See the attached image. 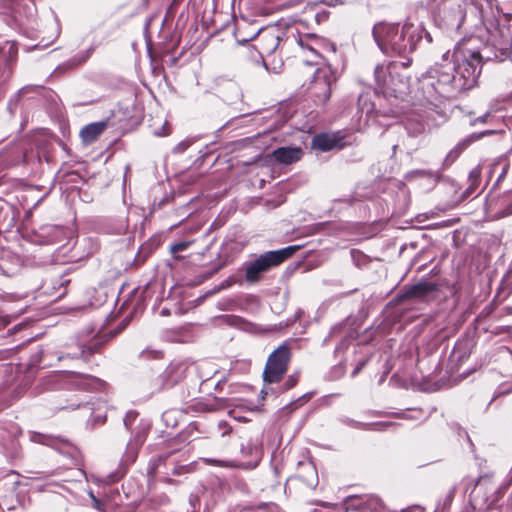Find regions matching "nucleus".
I'll list each match as a JSON object with an SVG mask.
<instances>
[{
    "label": "nucleus",
    "mask_w": 512,
    "mask_h": 512,
    "mask_svg": "<svg viewBox=\"0 0 512 512\" xmlns=\"http://www.w3.org/2000/svg\"><path fill=\"white\" fill-rule=\"evenodd\" d=\"M137 417H138V413L134 410H130L126 413V415L123 419V423L127 430H132L133 423L136 421Z\"/></svg>",
    "instance_id": "nucleus-28"
},
{
    "label": "nucleus",
    "mask_w": 512,
    "mask_h": 512,
    "mask_svg": "<svg viewBox=\"0 0 512 512\" xmlns=\"http://www.w3.org/2000/svg\"><path fill=\"white\" fill-rule=\"evenodd\" d=\"M99 346H100V342L98 340L94 339L87 344H80L77 347V351L59 356L58 359L62 360L65 358H71V359L81 358L84 361H87L89 359V357L97 351Z\"/></svg>",
    "instance_id": "nucleus-16"
},
{
    "label": "nucleus",
    "mask_w": 512,
    "mask_h": 512,
    "mask_svg": "<svg viewBox=\"0 0 512 512\" xmlns=\"http://www.w3.org/2000/svg\"><path fill=\"white\" fill-rule=\"evenodd\" d=\"M511 213H512V211L502 212V213L499 214V217H505V216H507V215H509Z\"/></svg>",
    "instance_id": "nucleus-46"
},
{
    "label": "nucleus",
    "mask_w": 512,
    "mask_h": 512,
    "mask_svg": "<svg viewBox=\"0 0 512 512\" xmlns=\"http://www.w3.org/2000/svg\"><path fill=\"white\" fill-rule=\"evenodd\" d=\"M297 248V246H288L279 250L267 251L254 260L244 262L242 270L245 281L249 284L259 282L264 273L291 257Z\"/></svg>",
    "instance_id": "nucleus-5"
},
{
    "label": "nucleus",
    "mask_w": 512,
    "mask_h": 512,
    "mask_svg": "<svg viewBox=\"0 0 512 512\" xmlns=\"http://www.w3.org/2000/svg\"><path fill=\"white\" fill-rule=\"evenodd\" d=\"M415 173L419 174V175H425L427 172L424 171V170H419V171H416ZM429 174H431L430 172H428Z\"/></svg>",
    "instance_id": "nucleus-47"
},
{
    "label": "nucleus",
    "mask_w": 512,
    "mask_h": 512,
    "mask_svg": "<svg viewBox=\"0 0 512 512\" xmlns=\"http://www.w3.org/2000/svg\"><path fill=\"white\" fill-rule=\"evenodd\" d=\"M225 266V262H222L218 265H216L213 270L209 273V275H213L215 273H217L220 269H222L223 267Z\"/></svg>",
    "instance_id": "nucleus-39"
},
{
    "label": "nucleus",
    "mask_w": 512,
    "mask_h": 512,
    "mask_svg": "<svg viewBox=\"0 0 512 512\" xmlns=\"http://www.w3.org/2000/svg\"><path fill=\"white\" fill-rule=\"evenodd\" d=\"M30 439L32 442L48 446H53L55 443V439L53 437L35 432L31 434Z\"/></svg>",
    "instance_id": "nucleus-26"
},
{
    "label": "nucleus",
    "mask_w": 512,
    "mask_h": 512,
    "mask_svg": "<svg viewBox=\"0 0 512 512\" xmlns=\"http://www.w3.org/2000/svg\"><path fill=\"white\" fill-rule=\"evenodd\" d=\"M290 360V349L286 345L279 346L268 357L263 379L265 383H277L287 372Z\"/></svg>",
    "instance_id": "nucleus-7"
},
{
    "label": "nucleus",
    "mask_w": 512,
    "mask_h": 512,
    "mask_svg": "<svg viewBox=\"0 0 512 512\" xmlns=\"http://www.w3.org/2000/svg\"><path fill=\"white\" fill-rule=\"evenodd\" d=\"M486 502H487V498H483V504L482 505H484Z\"/></svg>",
    "instance_id": "nucleus-51"
},
{
    "label": "nucleus",
    "mask_w": 512,
    "mask_h": 512,
    "mask_svg": "<svg viewBox=\"0 0 512 512\" xmlns=\"http://www.w3.org/2000/svg\"><path fill=\"white\" fill-rule=\"evenodd\" d=\"M106 129V122H93L84 126L80 131V137L84 143L90 144L97 140V138Z\"/></svg>",
    "instance_id": "nucleus-18"
},
{
    "label": "nucleus",
    "mask_w": 512,
    "mask_h": 512,
    "mask_svg": "<svg viewBox=\"0 0 512 512\" xmlns=\"http://www.w3.org/2000/svg\"><path fill=\"white\" fill-rule=\"evenodd\" d=\"M309 469H310L313 473H315V474H316V471H315L314 467L309 466Z\"/></svg>",
    "instance_id": "nucleus-49"
},
{
    "label": "nucleus",
    "mask_w": 512,
    "mask_h": 512,
    "mask_svg": "<svg viewBox=\"0 0 512 512\" xmlns=\"http://www.w3.org/2000/svg\"><path fill=\"white\" fill-rule=\"evenodd\" d=\"M253 28H259L258 26L254 25V24H249L248 23V26H246L245 28H243V30L240 32V35L243 37L245 35H248L252 30Z\"/></svg>",
    "instance_id": "nucleus-36"
},
{
    "label": "nucleus",
    "mask_w": 512,
    "mask_h": 512,
    "mask_svg": "<svg viewBox=\"0 0 512 512\" xmlns=\"http://www.w3.org/2000/svg\"><path fill=\"white\" fill-rule=\"evenodd\" d=\"M490 116V112H486L485 114H483L482 116H479L477 117L476 119H474L472 122H471V125H475L476 123H486L487 122V119L489 118Z\"/></svg>",
    "instance_id": "nucleus-35"
},
{
    "label": "nucleus",
    "mask_w": 512,
    "mask_h": 512,
    "mask_svg": "<svg viewBox=\"0 0 512 512\" xmlns=\"http://www.w3.org/2000/svg\"><path fill=\"white\" fill-rule=\"evenodd\" d=\"M93 50V48H90L75 55L69 62L70 67H76L84 63L91 56Z\"/></svg>",
    "instance_id": "nucleus-25"
},
{
    "label": "nucleus",
    "mask_w": 512,
    "mask_h": 512,
    "mask_svg": "<svg viewBox=\"0 0 512 512\" xmlns=\"http://www.w3.org/2000/svg\"><path fill=\"white\" fill-rule=\"evenodd\" d=\"M240 452L245 457L258 458L261 452V443L259 439H248L240 445Z\"/></svg>",
    "instance_id": "nucleus-20"
},
{
    "label": "nucleus",
    "mask_w": 512,
    "mask_h": 512,
    "mask_svg": "<svg viewBox=\"0 0 512 512\" xmlns=\"http://www.w3.org/2000/svg\"><path fill=\"white\" fill-rule=\"evenodd\" d=\"M481 178V169L479 166H476L469 172L468 181L469 186L466 190L467 195L472 194L480 184Z\"/></svg>",
    "instance_id": "nucleus-22"
},
{
    "label": "nucleus",
    "mask_w": 512,
    "mask_h": 512,
    "mask_svg": "<svg viewBox=\"0 0 512 512\" xmlns=\"http://www.w3.org/2000/svg\"><path fill=\"white\" fill-rule=\"evenodd\" d=\"M219 428H225V430L222 432V436L228 435L230 433V428L228 427L227 423L224 421H221L219 423Z\"/></svg>",
    "instance_id": "nucleus-38"
},
{
    "label": "nucleus",
    "mask_w": 512,
    "mask_h": 512,
    "mask_svg": "<svg viewBox=\"0 0 512 512\" xmlns=\"http://www.w3.org/2000/svg\"><path fill=\"white\" fill-rule=\"evenodd\" d=\"M105 420H106V416H103V417L97 416L94 418V422L98 423V424H103L105 422Z\"/></svg>",
    "instance_id": "nucleus-41"
},
{
    "label": "nucleus",
    "mask_w": 512,
    "mask_h": 512,
    "mask_svg": "<svg viewBox=\"0 0 512 512\" xmlns=\"http://www.w3.org/2000/svg\"><path fill=\"white\" fill-rule=\"evenodd\" d=\"M335 371L339 374V375H343L344 374V368L339 365V366H336L335 367Z\"/></svg>",
    "instance_id": "nucleus-43"
},
{
    "label": "nucleus",
    "mask_w": 512,
    "mask_h": 512,
    "mask_svg": "<svg viewBox=\"0 0 512 512\" xmlns=\"http://www.w3.org/2000/svg\"><path fill=\"white\" fill-rule=\"evenodd\" d=\"M398 65L394 62L377 65L374 70L376 91L385 97L402 99L409 90L407 79L397 71Z\"/></svg>",
    "instance_id": "nucleus-6"
},
{
    "label": "nucleus",
    "mask_w": 512,
    "mask_h": 512,
    "mask_svg": "<svg viewBox=\"0 0 512 512\" xmlns=\"http://www.w3.org/2000/svg\"><path fill=\"white\" fill-rule=\"evenodd\" d=\"M479 0H423L421 4L429 10L435 21L450 30L458 31L465 23L477 26L482 23L478 10Z\"/></svg>",
    "instance_id": "nucleus-4"
},
{
    "label": "nucleus",
    "mask_w": 512,
    "mask_h": 512,
    "mask_svg": "<svg viewBox=\"0 0 512 512\" xmlns=\"http://www.w3.org/2000/svg\"><path fill=\"white\" fill-rule=\"evenodd\" d=\"M372 34L380 50L387 55L406 58L421 43L423 35L427 43L432 42L431 35L425 31L421 23L415 24L408 19L402 26L399 24L378 23L374 25Z\"/></svg>",
    "instance_id": "nucleus-3"
},
{
    "label": "nucleus",
    "mask_w": 512,
    "mask_h": 512,
    "mask_svg": "<svg viewBox=\"0 0 512 512\" xmlns=\"http://www.w3.org/2000/svg\"><path fill=\"white\" fill-rule=\"evenodd\" d=\"M187 149L186 143H179L175 148L174 152L176 153H183Z\"/></svg>",
    "instance_id": "nucleus-37"
},
{
    "label": "nucleus",
    "mask_w": 512,
    "mask_h": 512,
    "mask_svg": "<svg viewBox=\"0 0 512 512\" xmlns=\"http://www.w3.org/2000/svg\"><path fill=\"white\" fill-rule=\"evenodd\" d=\"M342 422L348 426H351V427H354L357 429L370 430V431H383L390 425V423H388V422L362 423V422H358V421H355L350 418H344V419H342Z\"/></svg>",
    "instance_id": "nucleus-19"
},
{
    "label": "nucleus",
    "mask_w": 512,
    "mask_h": 512,
    "mask_svg": "<svg viewBox=\"0 0 512 512\" xmlns=\"http://www.w3.org/2000/svg\"><path fill=\"white\" fill-rule=\"evenodd\" d=\"M193 241H179L171 244L170 252L175 256L178 252L186 250Z\"/></svg>",
    "instance_id": "nucleus-29"
},
{
    "label": "nucleus",
    "mask_w": 512,
    "mask_h": 512,
    "mask_svg": "<svg viewBox=\"0 0 512 512\" xmlns=\"http://www.w3.org/2000/svg\"><path fill=\"white\" fill-rule=\"evenodd\" d=\"M487 483H490V478L488 477H480L476 484V493H479V490L486 485Z\"/></svg>",
    "instance_id": "nucleus-34"
},
{
    "label": "nucleus",
    "mask_w": 512,
    "mask_h": 512,
    "mask_svg": "<svg viewBox=\"0 0 512 512\" xmlns=\"http://www.w3.org/2000/svg\"><path fill=\"white\" fill-rule=\"evenodd\" d=\"M491 506H492V502H491V503H489V504L486 506V508H487V509H490V508H491Z\"/></svg>",
    "instance_id": "nucleus-50"
},
{
    "label": "nucleus",
    "mask_w": 512,
    "mask_h": 512,
    "mask_svg": "<svg viewBox=\"0 0 512 512\" xmlns=\"http://www.w3.org/2000/svg\"><path fill=\"white\" fill-rule=\"evenodd\" d=\"M298 382V374H292L288 377V379L285 382V390H289L293 388Z\"/></svg>",
    "instance_id": "nucleus-32"
},
{
    "label": "nucleus",
    "mask_w": 512,
    "mask_h": 512,
    "mask_svg": "<svg viewBox=\"0 0 512 512\" xmlns=\"http://www.w3.org/2000/svg\"><path fill=\"white\" fill-rule=\"evenodd\" d=\"M491 134H494V131L493 130H487V131H484L480 134H472L469 138H467L466 140H471V143L475 140H478L480 139L481 137L485 136V135H491Z\"/></svg>",
    "instance_id": "nucleus-33"
},
{
    "label": "nucleus",
    "mask_w": 512,
    "mask_h": 512,
    "mask_svg": "<svg viewBox=\"0 0 512 512\" xmlns=\"http://www.w3.org/2000/svg\"><path fill=\"white\" fill-rule=\"evenodd\" d=\"M339 343L335 347V353H341L346 350L351 342L354 339V332L347 328V323H339L333 326L329 332V335L324 338V344H327L332 339H338Z\"/></svg>",
    "instance_id": "nucleus-12"
},
{
    "label": "nucleus",
    "mask_w": 512,
    "mask_h": 512,
    "mask_svg": "<svg viewBox=\"0 0 512 512\" xmlns=\"http://www.w3.org/2000/svg\"><path fill=\"white\" fill-rule=\"evenodd\" d=\"M224 406H225L224 398L214 397L212 403L206 404V409L208 411H215V410L223 408Z\"/></svg>",
    "instance_id": "nucleus-30"
},
{
    "label": "nucleus",
    "mask_w": 512,
    "mask_h": 512,
    "mask_svg": "<svg viewBox=\"0 0 512 512\" xmlns=\"http://www.w3.org/2000/svg\"><path fill=\"white\" fill-rule=\"evenodd\" d=\"M347 142L341 132L320 133L312 138L311 147L314 150L327 152L335 148H343Z\"/></svg>",
    "instance_id": "nucleus-10"
},
{
    "label": "nucleus",
    "mask_w": 512,
    "mask_h": 512,
    "mask_svg": "<svg viewBox=\"0 0 512 512\" xmlns=\"http://www.w3.org/2000/svg\"><path fill=\"white\" fill-rule=\"evenodd\" d=\"M187 366L182 362L171 363L164 371V378L169 386H173L186 377Z\"/></svg>",
    "instance_id": "nucleus-17"
},
{
    "label": "nucleus",
    "mask_w": 512,
    "mask_h": 512,
    "mask_svg": "<svg viewBox=\"0 0 512 512\" xmlns=\"http://www.w3.org/2000/svg\"><path fill=\"white\" fill-rule=\"evenodd\" d=\"M508 167H509V165H508V164H505V165L503 166L502 171H501V173H500V175H499V177H498V181H500L502 178H504V177H505V175H506V173H507V170H508Z\"/></svg>",
    "instance_id": "nucleus-40"
},
{
    "label": "nucleus",
    "mask_w": 512,
    "mask_h": 512,
    "mask_svg": "<svg viewBox=\"0 0 512 512\" xmlns=\"http://www.w3.org/2000/svg\"><path fill=\"white\" fill-rule=\"evenodd\" d=\"M334 82L335 76L330 69L319 68L316 70L309 86V92L315 103L324 104L330 98Z\"/></svg>",
    "instance_id": "nucleus-8"
},
{
    "label": "nucleus",
    "mask_w": 512,
    "mask_h": 512,
    "mask_svg": "<svg viewBox=\"0 0 512 512\" xmlns=\"http://www.w3.org/2000/svg\"><path fill=\"white\" fill-rule=\"evenodd\" d=\"M471 144V140H463L460 143H458L453 149H451L444 161L443 166L448 167L450 166L458 157L459 155Z\"/></svg>",
    "instance_id": "nucleus-21"
},
{
    "label": "nucleus",
    "mask_w": 512,
    "mask_h": 512,
    "mask_svg": "<svg viewBox=\"0 0 512 512\" xmlns=\"http://www.w3.org/2000/svg\"><path fill=\"white\" fill-rule=\"evenodd\" d=\"M65 378L76 389L101 391L106 387V383L103 380L88 374L68 372Z\"/></svg>",
    "instance_id": "nucleus-9"
},
{
    "label": "nucleus",
    "mask_w": 512,
    "mask_h": 512,
    "mask_svg": "<svg viewBox=\"0 0 512 512\" xmlns=\"http://www.w3.org/2000/svg\"><path fill=\"white\" fill-rule=\"evenodd\" d=\"M149 429V424L141 422L136 429L130 430L132 432V438L127 444V448L124 454L125 462H133L137 457V451L142 446L146 439V435Z\"/></svg>",
    "instance_id": "nucleus-11"
},
{
    "label": "nucleus",
    "mask_w": 512,
    "mask_h": 512,
    "mask_svg": "<svg viewBox=\"0 0 512 512\" xmlns=\"http://www.w3.org/2000/svg\"><path fill=\"white\" fill-rule=\"evenodd\" d=\"M487 30L490 34L488 41L496 49L495 53L492 55L489 47L482 51L475 49L474 38L457 43L450 60L447 52L441 63H436L419 78L416 98L421 105L438 108L445 100L458 98L477 85L484 59L503 61L509 56V34L498 27Z\"/></svg>",
    "instance_id": "nucleus-1"
},
{
    "label": "nucleus",
    "mask_w": 512,
    "mask_h": 512,
    "mask_svg": "<svg viewBox=\"0 0 512 512\" xmlns=\"http://www.w3.org/2000/svg\"><path fill=\"white\" fill-rule=\"evenodd\" d=\"M356 499V495L346 497L343 504L337 508V512H347L349 509H355L353 505H356Z\"/></svg>",
    "instance_id": "nucleus-27"
},
{
    "label": "nucleus",
    "mask_w": 512,
    "mask_h": 512,
    "mask_svg": "<svg viewBox=\"0 0 512 512\" xmlns=\"http://www.w3.org/2000/svg\"><path fill=\"white\" fill-rule=\"evenodd\" d=\"M182 0H173V4L176 5L178 3H180Z\"/></svg>",
    "instance_id": "nucleus-48"
},
{
    "label": "nucleus",
    "mask_w": 512,
    "mask_h": 512,
    "mask_svg": "<svg viewBox=\"0 0 512 512\" xmlns=\"http://www.w3.org/2000/svg\"><path fill=\"white\" fill-rule=\"evenodd\" d=\"M362 365H363V364L361 363V364H359V365L354 369V371H353V373H352V375H353V376H355V375L360 371V369H361Z\"/></svg>",
    "instance_id": "nucleus-44"
},
{
    "label": "nucleus",
    "mask_w": 512,
    "mask_h": 512,
    "mask_svg": "<svg viewBox=\"0 0 512 512\" xmlns=\"http://www.w3.org/2000/svg\"><path fill=\"white\" fill-rule=\"evenodd\" d=\"M353 507L362 512H389L381 499L373 495L357 496L356 505Z\"/></svg>",
    "instance_id": "nucleus-15"
},
{
    "label": "nucleus",
    "mask_w": 512,
    "mask_h": 512,
    "mask_svg": "<svg viewBox=\"0 0 512 512\" xmlns=\"http://www.w3.org/2000/svg\"><path fill=\"white\" fill-rule=\"evenodd\" d=\"M90 496H91L92 500L94 501L95 506H98L99 501H98V499L93 495V493H92V492L90 493Z\"/></svg>",
    "instance_id": "nucleus-45"
},
{
    "label": "nucleus",
    "mask_w": 512,
    "mask_h": 512,
    "mask_svg": "<svg viewBox=\"0 0 512 512\" xmlns=\"http://www.w3.org/2000/svg\"><path fill=\"white\" fill-rule=\"evenodd\" d=\"M272 156L277 162L289 165L302 158L303 150L300 147H279L272 152Z\"/></svg>",
    "instance_id": "nucleus-14"
},
{
    "label": "nucleus",
    "mask_w": 512,
    "mask_h": 512,
    "mask_svg": "<svg viewBox=\"0 0 512 512\" xmlns=\"http://www.w3.org/2000/svg\"><path fill=\"white\" fill-rule=\"evenodd\" d=\"M201 461L207 465L220 466L225 468H236L240 465L234 460H220L215 458H201Z\"/></svg>",
    "instance_id": "nucleus-23"
},
{
    "label": "nucleus",
    "mask_w": 512,
    "mask_h": 512,
    "mask_svg": "<svg viewBox=\"0 0 512 512\" xmlns=\"http://www.w3.org/2000/svg\"><path fill=\"white\" fill-rule=\"evenodd\" d=\"M439 289V285L432 281H420L410 286L403 297L410 299L425 300L433 296Z\"/></svg>",
    "instance_id": "nucleus-13"
},
{
    "label": "nucleus",
    "mask_w": 512,
    "mask_h": 512,
    "mask_svg": "<svg viewBox=\"0 0 512 512\" xmlns=\"http://www.w3.org/2000/svg\"><path fill=\"white\" fill-rule=\"evenodd\" d=\"M124 474H125V470L123 468H118L115 471L106 475L102 479V482L107 485L114 484V483L118 482L124 476Z\"/></svg>",
    "instance_id": "nucleus-24"
},
{
    "label": "nucleus",
    "mask_w": 512,
    "mask_h": 512,
    "mask_svg": "<svg viewBox=\"0 0 512 512\" xmlns=\"http://www.w3.org/2000/svg\"><path fill=\"white\" fill-rule=\"evenodd\" d=\"M248 26L245 20L238 21L234 31V37L239 44L247 43L257 37L258 46L254 50H249L250 57L256 63L263 62L265 56H269L284 49L297 46L303 54V62L307 65H319L322 61L321 51L325 46V40L315 34H300L294 29L282 31L278 26L272 25L265 28H253L245 36L240 32Z\"/></svg>",
    "instance_id": "nucleus-2"
},
{
    "label": "nucleus",
    "mask_w": 512,
    "mask_h": 512,
    "mask_svg": "<svg viewBox=\"0 0 512 512\" xmlns=\"http://www.w3.org/2000/svg\"><path fill=\"white\" fill-rule=\"evenodd\" d=\"M69 282H70V280H69V279H67V278H65V277H62V278L60 279L59 283H58L59 288H60V287H63L64 285H66V284H67V283H69Z\"/></svg>",
    "instance_id": "nucleus-42"
},
{
    "label": "nucleus",
    "mask_w": 512,
    "mask_h": 512,
    "mask_svg": "<svg viewBox=\"0 0 512 512\" xmlns=\"http://www.w3.org/2000/svg\"><path fill=\"white\" fill-rule=\"evenodd\" d=\"M236 283H239V284L242 283L241 277H239L237 275H231L226 280H224L222 282L221 287L222 288H227V287H230V286H232L233 284H236Z\"/></svg>",
    "instance_id": "nucleus-31"
}]
</instances>
